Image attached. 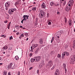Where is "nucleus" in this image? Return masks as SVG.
<instances>
[{
  "instance_id": "f257e3e1",
  "label": "nucleus",
  "mask_w": 75,
  "mask_h": 75,
  "mask_svg": "<svg viewBox=\"0 0 75 75\" xmlns=\"http://www.w3.org/2000/svg\"><path fill=\"white\" fill-rule=\"evenodd\" d=\"M45 14V12L44 11L41 10L39 13V17L40 18H42L44 17Z\"/></svg>"
},
{
  "instance_id": "f03ea898",
  "label": "nucleus",
  "mask_w": 75,
  "mask_h": 75,
  "mask_svg": "<svg viewBox=\"0 0 75 75\" xmlns=\"http://www.w3.org/2000/svg\"><path fill=\"white\" fill-rule=\"evenodd\" d=\"M5 7H6L5 8L6 10H8V7H10V4L8 3V2H6L5 4Z\"/></svg>"
},
{
  "instance_id": "7ed1b4c3",
  "label": "nucleus",
  "mask_w": 75,
  "mask_h": 75,
  "mask_svg": "<svg viewBox=\"0 0 75 75\" xmlns=\"http://www.w3.org/2000/svg\"><path fill=\"white\" fill-rule=\"evenodd\" d=\"M48 66L49 67H51L53 65V62L51 60L50 61L48 62Z\"/></svg>"
},
{
  "instance_id": "20e7f679",
  "label": "nucleus",
  "mask_w": 75,
  "mask_h": 75,
  "mask_svg": "<svg viewBox=\"0 0 75 75\" xmlns=\"http://www.w3.org/2000/svg\"><path fill=\"white\" fill-rule=\"evenodd\" d=\"M35 58L36 59V61H37V62H39V61H40L41 60V57L38 56L36 57Z\"/></svg>"
},
{
  "instance_id": "39448f33",
  "label": "nucleus",
  "mask_w": 75,
  "mask_h": 75,
  "mask_svg": "<svg viewBox=\"0 0 75 75\" xmlns=\"http://www.w3.org/2000/svg\"><path fill=\"white\" fill-rule=\"evenodd\" d=\"M62 54H63L64 56H68L69 55V53L67 52H64Z\"/></svg>"
},
{
  "instance_id": "423d86ee",
  "label": "nucleus",
  "mask_w": 75,
  "mask_h": 75,
  "mask_svg": "<svg viewBox=\"0 0 75 75\" xmlns=\"http://www.w3.org/2000/svg\"><path fill=\"white\" fill-rule=\"evenodd\" d=\"M14 12L13 11L12 9H10L8 11L9 14H13V13Z\"/></svg>"
},
{
  "instance_id": "0eeeda50",
  "label": "nucleus",
  "mask_w": 75,
  "mask_h": 75,
  "mask_svg": "<svg viewBox=\"0 0 75 75\" xmlns=\"http://www.w3.org/2000/svg\"><path fill=\"white\" fill-rule=\"evenodd\" d=\"M42 7V8H44L45 9V7H46V6H45V3L44 2H43L42 4L41 5Z\"/></svg>"
},
{
  "instance_id": "6e6552de",
  "label": "nucleus",
  "mask_w": 75,
  "mask_h": 75,
  "mask_svg": "<svg viewBox=\"0 0 75 75\" xmlns=\"http://www.w3.org/2000/svg\"><path fill=\"white\" fill-rule=\"evenodd\" d=\"M12 65H13V63H11L8 66V69H10V68H11V67H12Z\"/></svg>"
},
{
  "instance_id": "1a4fd4ad",
  "label": "nucleus",
  "mask_w": 75,
  "mask_h": 75,
  "mask_svg": "<svg viewBox=\"0 0 75 75\" xmlns=\"http://www.w3.org/2000/svg\"><path fill=\"white\" fill-rule=\"evenodd\" d=\"M39 51H40V48H38L35 49V54H37Z\"/></svg>"
},
{
  "instance_id": "9d476101",
  "label": "nucleus",
  "mask_w": 75,
  "mask_h": 75,
  "mask_svg": "<svg viewBox=\"0 0 75 75\" xmlns=\"http://www.w3.org/2000/svg\"><path fill=\"white\" fill-rule=\"evenodd\" d=\"M7 48H8V46L6 45L2 48V50H3V51H4V50L7 49Z\"/></svg>"
},
{
  "instance_id": "9b49d317",
  "label": "nucleus",
  "mask_w": 75,
  "mask_h": 75,
  "mask_svg": "<svg viewBox=\"0 0 75 75\" xmlns=\"http://www.w3.org/2000/svg\"><path fill=\"white\" fill-rule=\"evenodd\" d=\"M59 35H57L55 37V40H59Z\"/></svg>"
},
{
  "instance_id": "f8f14e48",
  "label": "nucleus",
  "mask_w": 75,
  "mask_h": 75,
  "mask_svg": "<svg viewBox=\"0 0 75 75\" xmlns=\"http://www.w3.org/2000/svg\"><path fill=\"white\" fill-rule=\"evenodd\" d=\"M39 43L41 44H43V40L42 39H40L39 40Z\"/></svg>"
},
{
  "instance_id": "ddd939ff",
  "label": "nucleus",
  "mask_w": 75,
  "mask_h": 75,
  "mask_svg": "<svg viewBox=\"0 0 75 75\" xmlns=\"http://www.w3.org/2000/svg\"><path fill=\"white\" fill-rule=\"evenodd\" d=\"M69 25L71 26L72 25V21L71 19L69 20Z\"/></svg>"
},
{
  "instance_id": "4468645a",
  "label": "nucleus",
  "mask_w": 75,
  "mask_h": 75,
  "mask_svg": "<svg viewBox=\"0 0 75 75\" xmlns=\"http://www.w3.org/2000/svg\"><path fill=\"white\" fill-rule=\"evenodd\" d=\"M71 60H73V62H74L75 61V55H73V58H71Z\"/></svg>"
},
{
  "instance_id": "2eb2a0df",
  "label": "nucleus",
  "mask_w": 75,
  "mask_h": 75,
  "mask_svg": "<svg viewBox=\"0 0 75 75\" xmlns=\"http://www.w3.org/2000/svg\"><path fill=\"white\" fill-rule=\"evenodd\" d=\"M67 7L69 8L70 9L71 8V5L70 4H69L68 5H67Z\"/></svg>"
},
{
  "instance_id": "dca6fc26",
  "label": "nucleus",
  "mask_w": 75,
  "mask_h": 75,
  "mask_svg": "<svg viewBox=\"0 0 75 75\" xmlns=\"http://www.w3.org/2000/svg\"><path fill=\"white\" fill-rule=\"evenodd\" d=\"M24 35L23 33L21 34V35L19 37V38L20 39H21L22 38H23L24 37Z\"/></svg>"
},
{
  "instance_id": "f3484780",
  "label": "nucleus",
  "mask_w": 75,
  "mask_h": 75,
  "mask_svg": "<svg viewBox=\"0 0 75 75\" xmlns=\"http://www.w3.org/2000/svg\"><path fill=\"white\" fill-rule=\"evenodd\" d=\"M70 10H71V9H70L69 8H68L67 7L66 8V11H69Z\"/></svg>"
},
{
  "instance_id": "a211bd4d",
  "label": "nucleus",
  "mask_w": 75,
  "mask_h": 75,
  "mask_svg": "<svg viewBox=\"0 0 75 75\" xmlns=\"http://www.w3.org/2000/svg\"><path fill=\"white\" fill-rule=\"evenodd\" d=\"M27 16V15H25L23 16V18H25L26 19H28V18Z\"/></svg>"
},
{
  "instance_id": "6ab92c4d",
  "label": "nucleus",
  "mask_w": 75,
  "mask_h": 75,
  "mask_svg": "<svg viewBox=\"0 0 75 75\" xmlns=\"http://www.w3.org/2000/svg\"><path fill=\"white\" fill-rule=\"evenodd\" d=\"M30 60L31 62H33L34 61H36V59H31Z\"/></svg>"
},
{
  "instance_id": "aec40b11",
  "label": "nucleus",
  "mask_w": 75,
  "mask_h": 75,
  "mask_svg": "<svg viewBox=\"0 0 75 75\" xmlns=\"http://www.w3.org/2000/svg\"><path fill=\"white\" fill-rule=\"evenodd\" d=\"M63 67H64V68H67V67L66 66H67V64H65V63H63Z\"/></svg>"
},
{
  "instance_id": "412c9836",
  "label": "nucleus",
  "mask_w": 75,
  "mask_h": 75,
  "mask_svg": "<svg viewBox=\"0 0 75 75\" xmlns=\"http://www.w3.org/2000/svg\"><path fill=\"white\" fill-rule=\"evenodd\" d=\"M57 57L58 58H61V55H60V54H59L57 55Z\"/></svg>"
},
{
  "instance_id": "4be33fe9",
  "label": "nucleus",
  "mask_w": 75,
  "mask_h": 75,
  "mask_svg": "<svg viewBox=\"0 0 75 75\" xmlns=\"http://www.w3.org/2000/svg\"><path fill=\"white\" fill-rule=\"evenodd\" d=\"M15 59H16V60H18V59H19L18 56H15Z\"/></svg>"
},
{
  "instance_id": "5701e85b",
  "label": "nucleus",
  "mask_w": 75,
  "mask_h": 75,
  "mask_svg": "<svg viewBox=\"0 0 75 75\" xmlns=\"http://www.w3.org/2000/svg\"><path fill=\"white\" fill-rule=\"evenodd\" d=\"M54 4H55V3H54L53 2H51L50 3V5L51 6H52L53 5H54Z\"/></svg>"
},
{
  "instance_id": "b1692460",
  "label": "nucleus",
  "mask_w": 75,
  "mask_h": 75,
  "mask_svg": "<svg viewBox=\"0 0 75 75\" xmlns=\"http://www.w3.org/2000/svg\"><path fill=\"white\" fill-rule=\"evenodd\" d=\"M54 5L55 6H56L57 7V6H59V4H57V3H54Z\"/></svg>"
},
{
  "instance_id": "393cba45",
  "label": "nucleus",
  "mask_w": 75,
  "mask_h": 75,
  "mask_svg": "<svg viewBox=\"0 0 75 75\" xmlns=\"http://www.w3.org/2000/svg\"><path fill=\"white\" fill-rule=\"evenodd\" d=\"M64 20H65V24H67V18L66 17L64 18Z\"/></svg>"
},
{
  "instance_id": "a878e982",
  "label": "nucleus",
  "mask_w": 75,
  "mask_h": 75,
  "mask_svg": "<svg viewBox=\"0 0 75 75\" xmlns=\"http://www.w3.org/2000/svg\"><path fill=\"white\" fill-rule=\"evenodd\" d=\"M36 8H37L36 7H35L34 8H33L32 10H33V11H35L36 10Z\"/></svg>"
},
{
  "instance_id": "bb28decb",
  "label": "nucleus",
  "mask_w": 75,
  "mask_h": 75,
  "mask_svg": "<svg viewBox=\"0 0 75 75\" xmlns=\"http://www.w3.org/2000/svg\"><path fill=\"white\" fill-rule=\"evenodd\" d=\"M64 47H65L66 49H67L68 48V45H64Z\"/></svg>"
},
{
  "instance_id": "cd10ccee",
  "label": "nucleus",
  "mask_w": 75,
  "mask_h": 75,
  "mask_svg": "<svg viewBox=\"0 0 75 75\" xmlns=\"http://www.w3.org/2000/svg\"><path fill=\"white\" fill-rule=\"evenodd\" d=\"M66 1H64V2L63 3V6H64L65 4H66Z\"/></svg>"
},
{
  "instance_id": "c85d7f7f",
  "label": "nucleus",
  "mask_w": 75,
  "mask_h": 75,
  "mask_svg": "<svg viewBox=\"0 0 75 75\" xmlns=\"http://www.w3.org/2000/svg\"><path fill=\"white\" fill-rule=\"evenodd\" d=\"M34 47H35H35H38V44H35L34 45Z\"/></svg>"
},
{
  "instance_id": "c756f323",
  "label": "nucleus",
  "mask_w": 75,
  "mask_h": 75,
  "mask_svg": "<svg viewBox=\"0 0 75 75\" xmlns=\"http://www.w3.org/2000/svg\"><path fill=\"white\" fill-rule=\"evenodd\" d=\"M54 37H52V40H51V43H52V42H53V41H54Z\"/></svg>"
},
{
  "instance_id": "7c9ffc66",
  "label": "nucleus",
  "mask_w": 75,
  "mask_h": 75,
  "mask_svg": "<svg viewBox=\"0 0 75 75\" xmlns=\"http://www.w3.org/2000/svg\"><path fill=\"white\" fill-rule=\"evenodd\" d=\"M73 2H74V1H73V0H71V1H69V3H70L71 4H72V3H73Z\"/></svg>"
},
{
  "instance_id": "2f4dec72",
  "label": "nucleus",
  "mask_w": 75,
  "mask_h": 75,
  "mask_svg": "<svg viewBox=\"0 0 75 75\" xmlns=\"http://www.w3.org/2000/svg\"><path fill=\"white\" fill-rule=\"evenodd\" d=\"M62 59H64L65 58V56H64V54H62Z\"/></svg>"
},
{
  "instance_id": "473e14b6",
  "label": "nucleus",
  "mask_w": 75,
  "mask_h": 75,
  "mask_svg": "<svg viewBox=\"0 0 75 75\" xmlns=\"http://www.w3.org/2000/svg\"><path fill=\"white\" fill-rule=\"evenodd\" d=\"M38 24L37 21H36L35 22V26H36Z\"/></svg>"
},
{
  "instance_id": "72a5a7b5",
  "label": "nucleus",
  "mask_w": 75,
  "mask_h": 75,
  "mask_svg": "<svg viewBox=\"0 0 75 75\" xmlns=\"http://www.w3.org/2000/svg\"><path fill=\"white\" fill-rule=\"evenodd\" d=\"M3 75H7V72H4L3 73Z\"/></svg>"
},
{
  "instance_id": "f704fd0d",
  "label": "nucleus",
  "mask_w": 75,
  "mask_h": 75,
  "mask_svg": "<svg viewBox=\"0 0 75 75\" xmlns=\"http://www.w3.org/2000/svg\"><path fill=\"white\" fill-rule=\"evenodd\" d=\"M13 36H11L9 38V40H13Z\"/></svg>"
},
{
  "instance_id": "c9c22d12",
  "label": "nucleus",
  "mask_w": 75,
  "mask_h": 75,
  "mask_svg": "<svg viewBox=\"0 0 75 75\" xmlns=\"http://www.w3.org/2000/svg\"><path fill=\"white\" fill-rule=\"evenodd\" d=\"M19 4V1L18 2H16L15 4V5L16 6V5H17V4Z\"/></svg>"
},
{
  "instance_id": "e433bc0d",
  "label": "nucleus",
  "mask_w": 75,
  "mask_h": 75,
  "mask_svg": "<svg viewBox=\"0 0 75 75\" xmlns=\"http://www.w3.org/2000/svg\"><path fill=\"white\" fill-rule=\"evenodd\" d=\"M65 1V0H60L61 4L62 3V2H63V1Z\"/></svg>"
},
{
  "instance_id": "4c0bfd02",
  "label": "nucleus",
  "mask_w": 75,
  "mask_h": 75,
  "mask_svg": "<svg viewBox=\"0 0 75 75\" xmlns=\"http://www.w3.org/2000/svg\"><path fill=\"white\" fill-rule=\"evenodd\" d=\"M12 50V47H10L9 48L8 50L9 51H10Z\"/></svg>"
},
{
  "instance_id": "58836bf2",
  "label": "nucleus",
  "mask_w": 75,
  "mask_h": 75,
  "mask_svg": "<svg viewBox=\"0 0 75 75\" xmlns=\"http://www.w3.org/2000/svg\"><path fill=\"white\" fill-rule=\"evenodd\" d=\"M71 63L72 64H74V62H73V60H72V62H71Z\"/></svg>"
},
{
  "instance_id": "ea45409f",
  "label": "nucleus",
  "mask_w": 75,
  "mask_h": 75,
  "mask_svg": "<svg viewBox=\"0 0 75 75\" xmlns=\"http://www.w3.org/2000/svg\"><path fill=\"white\" fill-rule=\"evenodd\" d=\"M48 25H51V22H49L48 23Z\"/></svg>"
},
{
  "instance_id": "a19ab883",
  "label": "nucleus",
  "mask_w": 75,
  "mask_h": 75,
  "mask_svg": "<svg viewBox=\"0 0 75 75\" xmlns=\"http://www.w3.org/2000/svg\"><path fill=\"white\" fill-rule=\"evenodd\" d=\"M30 57H32V56H33V54H32V53L30 54Z\"/></svg>"
},
{
  "instance_id": "79ce46f5",
  "label": "nucleus",
  "mask_w": 75,
  "mask_h": 75,
  "mask_svg": "<svg viewBox=\"0 0 75 75\" xmlns=\"http://www.w3.org/2000/svg\"><path fill=\"white\" fill-rule=\"evenodd\" d=\"M65 69V74H66V73H67V68H66Z\"/></svg>"
},
{
  "instance_id": "37998d69",
  "label": "nucleus",
  "mask_w": 75,
  "mask_h": 75,
  "mask_svg": "<svg viewBox=\"0 0 75 75\" xmlns=\"http://www.w3.org/2000/svg\"><path fill=\"white\" fill-rule=\"evenodd\" d=\"M12 9L13 11H16V8H13Z\"/></svg>"
},
{
  "instance_id": "c03bdc74",
  "label": "nucleus",
  "mask_w": 75,
  "mask_h": 75,
  "mask_svg": "<svg viewBox=\"0 0 75 75\" xmlns=\"http://www.w3.org/2000/svg\"><path fill=\"white\" fill-rule=\"evenodd\" d=\"M28 34V33H25V36H27V35Z\"/></svg>"
},
{
  "instance_id": "a18cd8bd",
  "label": "nucleus",
  "mask_w": 75,
  "mask_h": 75,
  "mask_svg": "<svg viewBox=\"0 0 75 75\" xmlns=\"http://www.w3.org/2000/svg\"><path fill=\"white\" fill-rule=\"evenodd\" d=\"M16 68V66H15L14 65L13 66V68H12V69H14V68Z\"/></svg>"
},
{
  "instance_id": "49530a36",
  "label": "nucleus",
  "mask_w": 75,
  "mask_h": 75,
  "mask_svg": "<svg viewBox=\"0 0 75 75\" xmlns=\"http://www.w3.org/2000/svg\"><path fill=\"white\" fill-rule=\"evenodd\" d=\"M10 57V54H8L7 55V56H6L7 57Z\"/></svg>"
},
{
  "instance_id": "de8ad7c7",
  "label": "nucleus",
  "mask_w": 75,
  "mask_h": 75,
  "mask_svg": "<svg viewBox=\"0 0 75 75\" xmlns=\"http://www.w3.org/2000/svg\"><path fill=\"white\" fill-rule=\"evenodd\" d=\"M7 22H8V21H5L4 22V23H7Z\"/></svg>"
},
{
  "instance_id": "09e8293b",
  "label": "nucleus",
  "mask_w": 75,
  "mask_h": 75,
  "mask_svg": "<svg viewBox=\"0 0 75 75\" xmlns=\"http://www.w3.org/2000/svg\"><path fill=\"white\" fill-rule=\"evenodd\" d=\"M40 72V71H39V70H38L37 71V73L38 74Z\"/></svg>"
},
{
  "instance_id": "8fccbe9b",
  "label": "nucleus",
  "mask_w": 75,
  "mask_h": 75,
  "mask_svg": "<svg viewBox=\"0 0 75 75\" xmlns=\"http://www.w3.org/2000/svg\"><path fill=\"white\" fill-rule=\"evenodd\" d=\"M20 28H23V26H22L21 25H20Z\"/></svg>"
},
{
  "instance_id": "3c124183",
  "label": "nucleus",
  "mask_w": 75,
  "mask_h": 75,
  "mask_svg": "<svg viewBox=\"0 0 75 75\" xmlns=\"http://www.w3.org/2000/svg\"><path fill=\"white\" fill-rule=\"evenodd\" d=\"M33 67H30V68H29V69L30 70H31V69H33Z\"/></svg>"
},
{
  "instance_id": "603ef678",
  "label": "nucleus",
  "mask_w": 75,
  "mask_h": 75,
  "mask_svg": "<svg viewBox=\"0 0 75 75\" xmlns=\"http://www.w3.org/2000/svg\"><path fill=\"white\" fill-rule=\"evenodd\" d=\"M16 27H17V29H18V28H19V26H18V25Z\"/></svg>"
},
{
  "instance_id": "864d4df0",
  "label": "nucleus",
  "mask_w": 75,
  "mask_h": 75,
  "mask_svg": "<svg viewBox=\"0 0 75 75\" xmlns=\"http://www.w3.org/2000/svg\"><path fill=\"white\" fill-rule=\"evenodd\" d=\"M55 67V64H54V65L53 66V68H54Z\"/></svg>"
},
{
  "instance_id": "5fc2aeb1",
  "label": "nucleus",
  "mask_w": 75,
  "mask_h": 75,
  "mask_svg": "<svg viewBox=\"0 0 75 75\" xmlns=\"http://www.w3.org/2000/svg\"><path fill=\"white\" fill-rule=\"evenodd\" d=\"M47 17H49V13L47 14Z\"/></svg>"
},
{
  "instance_id": "6e6d98bb",
  "label": "nucleus",
  "mask_w": 75,
  "mask_h": 75,
  "mask_svg": "<svg viewBox=\"0 0 75 75\" xmlns=\"http://www.w3.org/2000/svg\"><path fill=\"white\" fill-rule=\"evenodd\" d=\"M32 47H33V50H34V48H35V47H34V46H33Z\"/></svg>"
},
{
  "instance_id": "4d7b16f0",
  "label": "nucleus",
  "mask_w": 75,
  "mask_h": 75,
  "mask_svg": "<svg viewBox=\"0 0 75 75\" xmlns=\"http://www.w3.org/2000/svg\"><path fill=\"white\" fill-rule=\"evenodd\" d=\"M9 18V16H8L6 17V19H8Z\"/></svg>"
},
{
  "instance_id": "13d9d810",
  "label": "nucleus",
  "mask_w": 75,
  "mask_h": 75,
  "mask_svg": "<svg viewBox=\"0 0 75 75\" xmlns=\"http://www.w3.org/2000/svg\"><path fill=\"white\" fill-rule=\"evenodd\" d=\"M73 48H74V49H75V46H74V45H73Z\"/></svg>"
},
{
  "instance_id": "bf43d9fd",
  "label": "nucleus",
  "mask_w": 75,
  "mask_h": 75,
  "mask_svg": "<svg viewBox=\"0 0 75 75\" xmlns=\"http://www.w3.org/2000/svg\"><path fill=\"white\" fill-rule=\"evenodd\" d=\"M2 65H3V63H0V66Z\"/></svg>"
},
{
  "instance_id": "052dcab7",
  "label": "nucleus",
  "mask_w": 75,
  "mask_h": 75,
  "mask_svg": "<svg viewBox=\"0 0 75 75\" xmlns=\"http://www.w3.org/2000/svg\"><path fill=\"white\" fill-rule=\"evenodd\" d=\"M60 13V12H57V14H59Z\"/></svg>"
},
{
  "instance_id": "680f3d73",
  "label": "nucleus",
  "mask_w": 75,
  "mask_h": 75,
  "mask_svg": "<svg viewBox=\"0 0 75 75\" xmlns=\"http://www.w3.org/2000/svg\"><path fill=\"white\" fill-rule=\"evenodd\" d=\"M8 26L10 27V24H9V23L8 25Z\"/></svg>"
},
{
  "instance_id": "e2e57ef3",
  "label": "nucleus",
  "mask_w": 75,
  "mask_h": 75,
  "mask_svg": "<svg viewBox=\"0 0 75 75\" xmlns=\"http://www.w3.org/2000/svg\"><path fill=\"white\" fill-rule=\"evenodd\" d=\"M54 69V68H53V67H52V68H51V70H53Z\"/></svg>"
},
{
  "instance_id": "0e129e2a",
  "label": "nucleus",
  "mask_w": 75,
  "mask_h": 75,
  "mask_svg": "<svg viewBox=\"0 0 75 75\" xmlns=\"http://www.w3.org/2000/svg\"><path fill=\"white\" fill-rule=\"evenodd\" d=\"M10 73V72H9L8 73V75H11Z\"/></svg>"
},
{
  "instance_id": "69168bd1",
  "label": "nucleus",
  "mask_w": 75,
  "mask_h": 75,
  "mask_svg": "<svg viewBox=\"0 0 75 75\" xmlns=\"http://www.w3.org/2000/svg\"><path fill=\"white\" fill-rule=\"evenodd\" d=\"M24 21L25 20V21H26V20H27V19H25V18H24Z\"/></svg>"
},
{
  "instance_id": "338daca9",
  "label": "nucleus",
  "mask_w": 75,
  "mask_h": 75,
  "mask_svg": "<svg viewBox=\"0 0 75 75\" xmlns=\"http://www.w3.org/2000/svg\"><path fill=\"white\" fill-rule=\"evenodd\" d=\"M16 34H17V35H18L19 34V32L17 33H16Z\"/></svg>"
},
{
  "instance_id": "774afa93",
  "label": "nucleus",
  "mask_w": 75,
  "mask_h": 75,
  "mask_svg": "<svg viewBox=\"0 0 75 75\" xmlns=\"http://www.w3.org/2000/svg\"><path fill=\"white\" fill-rule=\"evenodd\" d=\"M73 42L74 43H75V40H74Z\"/></svg>"
}]
</instances>
